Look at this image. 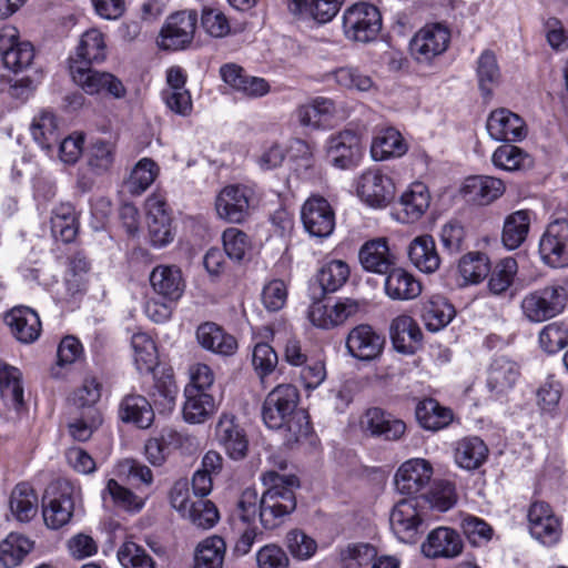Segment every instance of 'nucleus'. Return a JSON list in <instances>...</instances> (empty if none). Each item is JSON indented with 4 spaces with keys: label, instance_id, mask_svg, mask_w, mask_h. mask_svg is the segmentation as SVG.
Masks as SVG:
<instances>
[{
    "label": "nucleus",
    "instance_id": "f257e3e1",
    "mask_svg": "<svg viewBox=\"0 0 568 568\" xmlns=\"http://www.w3.org/2000/svg\"><path fill=\"white\" fill-rule=\"evenodd\" d=\"M262 480L267 488L260 499V521L265 529H275L295 510L300 481L295 475L274 470L264 473Z\"/></svg>",
    "mask_w": 568,
    "mask_h": 568
},
{
    "label": "nucleus",
    "instance_id": "f03ea898",
    "mask_svg": "<svg viewBox=\"0 0 568 568\" xmlns=\"http://www.w3.org/2000/svg\"><path fill=\"white\" fill-rule=\"evenodd\" d=\"M567 302V288L559 283H550L527 292L520 301V311L527 322L538 324L561 314Z\"/></svg>",
    "mask_w": 568,
    "mask_h": 568
},
{
    "label": "nucleus",
    "instance_id": "7ed1b4c3",
    "mask_svg": "<svg viewBox=\"0 0 568 568\" xmlns=\"http://www.w3.org/2000/svg\"><path fill=\"white\" fill-rule=\"evenodd\" d=\"M342 27L346 39L368 43L377 38L382 29V16L375 6L358 2L344 11Z\"/></svg>",
    "mask_w": 568,
    "mask_h": 568
},
{
    "label": "nucleus",
    "instance_id": "20e7f679",
    "mask_svg": "<svg viewBox=\"0 0 568 568\" xmlns=\"http://www.w3.org/2000/svg\"><path fill=\"white\" fill-rule=\"evenodd\" d=\"M75 488L68 481H58L47 491L42 500V516L51 529L70 523L74 513Z\"/></svg>",
    "mask_w": 568,
    "mask_h": 568
},
{
    "label": "nucleus",
    "instance_id": "39448f33",
    "mask_svg": "<svg viewBox=\"0 0 568 568\" xmlns=\"http://www.w3.org/2000/svg\"><path fill=\"white\" fill-rule=\"evenodd\" d=\"M541 261L552 267L568 266V220L556 219L548 224L539 240Z\"/></svg>",
    "mask_w": 568,
    "mask_h": 568
},
{
    "label": "nucleus",
    "instance_id": "423d86ee",
    "mask_svg": "<svg viewBox=\"0 0 568 568\" xmlns=\"http://www.w3.org/2000/svg\"><path fill=\"white\" fill-rule=\"evenodd\" d=\"M298 392L290 384L275 387L266 396L262 407L264 424L271 429H280L290 415L297 409Z\"/></svg>",
    "mask_w": 568,
    "mask_h": 568
},
{
    "label": "nucleus",
    "instance_id": "0eeeda50",
    "mask_svg": "<svg viewBox=\"0 0 568 568\" xmlns=\"http://www.w3.org/2000/svg\"><path fill=\"white\" fill-rule=\"evenodd\" d=\"M254 193V189L248 185L225 186L215 199L217 216L229 223H242L248 215Z\"/></svg>",
    "mask_w": 568,
    "mask_h": 568
},
{
    "label": "nucleus",
    "instance_id": "6e6552de",
    "mask_svg": "<svg viewBox=\"0 0 568 568\" xmlns=\"http://www.w3.org/2000/svg\"><path fill=\"white\" fill-rule=\"evenodd\" d=\"M450 42V31L442 23H430L418 30L410 41V52L420 63H429L443 54Z\"/></svg>",
    "mask_w": 568,
    "mask_h": 568
},
{
    "label": "nucleus",
    "instance_id": "1a4fd4ad",
    "mask_svg": "<svg viewBox=\"0 0 568 568\" xmlns=\"http://www.w3.org/2000/svg\"><path fill=\"white\" fill-rule=\"evenodd\" d=\"M70 74L73 82L88 94L106 93L120 99L125 95L123 83L109 72L98 71L90 65L70 64Z\"/></svg>",
    "mask_w": 568,
    "mask_h": 568
},
{
    "label": "nucleus",
    "instance_id": "9d476101",
    "mask_svg": "<svg viewBox=\"0 0 568 568\" xmlns=\"http://www.w3.org/2000/svg\"><path fill=\"white\" fill-rule=\"evenodd\" d=\"M359 199L374 209L386 207L395 196L393 180L378 169H369L361 174L356 183Z\"/></svg>",
    "mask_w": 568,
    "mask_h": 568
},
{
    "label": "nucleus",
    "instance_id": "9b49d317",
    "mask_svg": "<svg viewBox=\"0 0 568 568\" xmlns=\"http://www.w3.org/2000/svg\"><path fill=\"white\" fill-rule=\"evenodd\" d=\"M305 231L313 237H328L335 229V212L329 202L320 195L310 196L301 210Z\"/></svg>",
    "mask_w": 568,
    "mask_h": 568
},
{
    "label": "nucleus",
    "instance_id": "f8f14e48",
    "mask_svg": "<svg viewBox=\"0 0 568 568\" xmlns=\"http://www.w3.org/2000/svg\"><path fill=\"white\" fill-rule=\"evenodd\" d=\"M359 303L353 298H339L335 304L313 302L307 311L310 322L322 329H332L345 323L359 312Z\"/></svg>",
    "mask_w": 568,
    "mask_h": 568
},
{
    "label": "nucleus",
    "instance_id": "ddd939ff",
    "mask_svg": "<svg viewBox=\"0 0 568 568\" xmlns=\"http://www.w3.org/2000/svg\"><path fill=\"white\" fill-rule=\"evenodd\" d=\"M347 353L364 362L379 357L385 346V337L368 324H358L347 334L345 339Z\"/></svg>",
    "mask_w": 568,
    "mask_h": 568
},
{
    "label": "nucleus",
    "instance_id": "4468645a",
    "mask_svg": "<svg viewBox=\"0 0 568 568\" xmlns=\"http://www.w3.org/2000/svg\"><path fill=\"white\" fill-rule=\"evenodd\" d=\"M196 27V14L181 11L171 14L163 26L158 44L165 50H181L191 43Z\"/></svg>",
    "mask_w": 568,
    "mask_h": 568
},
{
    "label": "nucleus",
    "instance_id": "2eb2a0df",
    "mask_svg": "<svg viewBox=\"0 0 568 568\" xmlns=\"http://www.w3.org/2000/svg\"><path fill=\"white\" fill-rule=\"evenodd\" d=\"M527 517L532 538L545 546H554L559 541L561 524L548 504L544 501L532 503Z\"/></svg>",
    "mask_w": 568,
    "mask_h": 568
},
{
    "label": "nucleus",
    "instance_id": "dca6fc26",
    "mask_svg": "<svg viewBox=\"0 0 568 568\" xmlns=\"http://www.w3.org/2000/svg\"><path fill=\"white\" fill-rule=\"evenodd\" d=\"M433 466L424 458H412L404 462L395 474V487L404 495L422 491L433 477Z\"/></svg>",
    "mask_w": 568,
    "mask_h": 568
},
{
    "label": "nucleus",
    "instance_id": "f3484780",
    "mask_svg": "<svg viewBox=\"0 0 568 568\" xmlns=\"http://www.w3.org/2000/svg\"><path fill=\"white\" fill-rule=\"evenodd\" d=\"M326 153L331 163L338 169H348L362 155L359 136L349 130L331 135L326 142Z\"/></svg>",
    "mask_w": 568,
    "mask_h": 568
},
{
    "label": "nucleus",
    "instance_id": "a211bd4d",
    "mask_svg": "<svg viewBox=\"0 0 568 568\" xmlns=\"http://www.w3.org/2000/svg\"><path fill=\"white\" fill-rule=\"evenodd\" d=\"M486 129L496 141L518 142L527 135L525 121L518 114L505 108L490 112Z\"/></svg>",
    "mask_w": 568,
    "mask_h": 568
},
{
    "label": "nucleus",
    "instance_id": "6ab92c4d",
    "mask_svg": "<svg viewBox=\"0 0 568 568\" xmlns=\"http://www.w3.org/2000/svg\"><path fill=\"white\" fill-rule=\"evenodd\" d=\"M149 281L153 292L162 300L179 302L185 291V280L176 265L155 266L149 275Z\"/></svg>",
    "mask_w": 568,
    "mask_h": 568
},
{
    "label": "nucleus",
    "instance_id": "aec40b11",
    "mask_svg": "<svg viewBox=\"0 0 568 568\" xmlns=\"http://www.w3.org/2000/svg\"><path fill=\"white\" fill-rule=\"evenodd\" d=\"M223 81L235 92L248 99L265 97L271 91V84L264 78L247 74L236 64H225L220 69Z\"/></svg>",
    "mask_w": 568,
    "mask_h": 568
},
{
    "label": "nucleus",
    "instance_id": "412c9836",
    "mask_svg": "<svg viewBox=\"0 0 568 568\" xmlns=\"http://www.w3.org/2000/svg\"><path fill=\"white\" fill-rule=\"evenodd\" d=\"M389 524L395 536L403 542L412 541L422 524L415 499H402L395 504L389 515Z\"/></svg>",
    "mask_w": 568,
    "mask_h": 568
},
{
    "label": "nucleus",
    "instance_id": "4be33fe9",
    "mask_svg": "<svg viewBox=\"0 0 568 568\" xmlns=\"http://www.w3.org/2000/svg\"><path fill=\"white\" fill-rule=\"evenodd\" d=\"M363 268L375 274H386L396 264L395 254L390 251L386 237H377L365 242L358 252Z\"/></svg>",
    "mask_w": 568,
    "mask_h": 568
},
{
    "label": "nucleus",
    "instance_id": "5701e85b",
    "mask_svg": "<svg viewBox=\"0 0 568 568\" xmlns=\"http://www.w3.org/2000/svg\"><path fill=\"white\" fill-rule=\"evenodd\" d=\"M460 535L449 527L433 529L422 545L423 554L428 558H455L463 551Z\"/></svg>",
    "mask_w": 568,
    "mask_h": 568
},
{
    "label": "nucleus",
    "instance_id": "b1692460",
    "mask_svg": "<svg viewBox=\"0 0 568 568\" xmlns=\"http://www.w3.org/2000/svg\"><path fill=\"white\" fill-rule=\"evenodd\" d=\"M11 334L21 343L30 344L37 341L41 333V322L38 313L28 306H16L4 316Z\"/></svg>",
    "mask_w": 568,
    "mask_h": 568
},
{
    "label": "nucleus",
    "instance_id": "393cba45",
    "mask_svg": "<svg viewBox=\"0 0 568 568\" xmlns=\"http://www.w3.org/2000/svg\"><path fill=\"white\" fill-rule=\"evenodd\" d=\"M362 427L372 436L386 440H397L406 432V424L378 407L367 409L362 418Z\"/></svg>",
    "mask_w": 568,
    "mask_h": 568
},
{
    "label": "nucleus",
    "instance_id": "a878e982",
    "mask_svg": "<svg viewBox=\"0 0 568 568\" xmlns=\"http://www.w3.org/2000/svg\"><path fill=\"white\" fill-rule=\"evenodd\" d=\"M384 292L393 301H412L422 294V283L407 270L394 266L385 274Z\"/></svg>",
    "mask_w": 568,
    "mask_h": 568
},
{
    "label": "nucleus",
    "instance_id": "bb28decb",
    "mask_svg": "<svg viewBox=\"0 0 568 568\" xmlns=\"http://www.w3.org/2000/svg\"><path fill=\"white\" fill-rule=\"evenodd\" d=\"M216 439L232 459H241L247 452V439L243 428L232 415H222L216 425Z\"/></svg>",
    "mask_w": 568,
    "mask_h": 568
},
{
    "label": "nucleus",
    "instance_id": "cd10ccee",
    "mask_svg": "<svg viewBox=\"0 0 568 568\" xmlns=\"http://www.w3.org/2000/svg\"><path fill=\"white\" fill-rule=\"evenodd\" d=\"M106 58V44L103 33L98 29H89L82 33L70 64L91 65L101 63Z\"/></svg>",
    "mask_w": 568,
    "mask_h": 568
},
{
    "label": "nucleus",
    "instance_id": "c85d7f7f",
    "mask_svg": "<svg viewBox=\"0 0 568 568\" xmlns=\"http://www.w3.org/2000/svg\"><path fill=\"white\" fill-rule=\"evenodd\" d=\"M462 191L469 201L487 205L504 194L505 184L497 178L475 175L466 179Z\"/></svg>",
    "mask_w": 568,
    "mask_h": 568
},
{
    "label": "nucleus",
    "instance_id": "c756f323",
    "mask_svg": "<svg viewBox=\"0 0 568 568\" xmlns=\"http://www.w3.org/2000/svg\"><path fill=\"white\" fill-rule=\"evenodd\" d=\"M394 347L403 354H413L420 345L423 333L418 324L408 315L395 317L390 324Z\"/></svg>",
    "mask_w": 568,
    "mask_h": 568
},
{
    "label": "nucleus",
    "instance_id": "7c9ffc66",
    "mask_svg": "<svg viewBox=\"0 0 568 568\" xmlns=\"http://www.w3.org/2000/svg\"><path fill=\"white\" fill-rule=\"evenodd\" d=\"M23 393L20 369L0 361V398L3 405L18 412L24 404Z\"/></svg>",
    "mask_w": 568,
    "mask_h": 568
},
{
    "label": "nucleus",
    "instance_id": "2f4dec72",
    "mask_svg": "<svg viewBox=\"0 0 568 568\" xmlns=\"http://www.w3.org/2000/svg\"><path fill=\"white\" fill-rule=\"evenodd\" d=\"M196 339L203 348L222 356H231L237 349L235 337L215 323L201 324L196 329Z\"/></svg>",
    "mask_w": 568,
    "mask_h": 568
},
{
    "label": "nucleus",
    "instance_id": "473e14b6",
    "mask_svg": "<svg viewBox=\"0 0 568 568\" xmlns=\"http://www.w3.org/2000/svg\"><path fill=\"white\" fill-rule=\"evenodd\" d=\"M430 194L424 183H413L410 187L403 193L399 200L402 207L398 213V221L402 223H414L418 221L429 207Z\"/></svg>",
    "mask_w": 568,
    "mask_h": 568
},
{
    "label": "nucleus",
    "instance_id": "72a5a7b5",
    "mask_svg": "<svg viewBox=\"0 0 568 568\" xmlns=\"http://www.w3.org/2000/svg\"><path fill=\"white\" fill-rule=\"evenodd\" d=\"M408 257L412 264L423 273H434L440 266L435 240L428 234L419 235L410 242Z\"/></svg>",
    "mask_w": 568,
    "mask_h": 568
},
{
    "label": "nucleus",
    "instance_id": "f704fd0d",
    "mask_svg": "<svg viewBox=\"0 0 568 568\" xmlns=\"http://www.w3.org/2000/svg\"><path fill=\"white\" fill-rule=\"evenodd\" d=\"M520 371L516 362L505 357H496L488 369L487 386L496 394L510 390L519 379Z\"/></svg>",
    "mask_w": 568,
    "mask_h": 568
},
{
    "label": "nucleus",
    "instance_id": "c9c22d12",
    "mask_svg": "<svg viewBox=\"0 0 568 568\" xmlns=\"http://www.w3.org/2000/svg\"><path fill=\"white\" fill-rule=\"evenodd\" d=\"M351 275L349 265L337 258H326L316 272V281L324 294L341 290Z\"/></svg>",
    "mask_w": 568,
    "mask_h": 568
},
{
    "label": "nucleus",
    "instance_id": "e433bc0d",
    "mask_svg": "<svg viewBox=\"0 0 568 568\" xmlns=\"http://www.w3.org/2000/svg\"><path fill=\"white\" fill-rule=\"evenodd\" d=\"M184 395L183 416L186 422L203 423L215 412V400L206 392H200L196 387H185Z\"/></svg>",
    "mask_w": 568,
    "mask_h": 568
},
{
    "label": "nucleus",
    "instance_id": "4c0bfd02",
    "mask_svg": "<svg viewBox=\"0 0 568 568\" xmlns=\"http://www.w3.org/2000/svg\"><path fill=\"white\" fill-rule=\"evenodd\" d=\"M407 150V143L399 131L394 128H386L378 131L371 146L372 156L377 161L399 158L404 155Z\"/></svg>",
    "mask_w": 568,
    "mask_h": 568
},
{
    "label": "nucleus",
    "instance_id": "58836bf2",
    "mask_svg": "<svg viewBox=\"0 0 568 568\" xmlns=\"http://www.w3.org/2000/svg\"><path fill=\"white\" fill-rule=\"evenodd\" d=\"M455 315L452 304L443 296H432L423 303L420 316L430 332H437L450 323Z\"/></svg>",
    "mask_w": 568,
    "mask_h": 568
},
{
    "label": "nucleus",
    "instance_id": "ea45409f",
    "mask_svg": "<svg viewBox=\"0 0 568 568\" xmlns=\"http://www.w3.org/2000/svg\"><path fill=\"white\" fill-rule=\"evenodd\" d=\"M185 437L175 430H163L160 437L150 438L144 446V455L153 466H161L172 449L179 448Z\"/></svg>",
    "mask_w": 568,
    "mask_h": 568
},
{
    "label": "nucleus",
    "instance_id": "a19ab883",
    "mask_svg": "<svg viewBox=\"0 0 568 568\" xmlns=\"http://www.w3.org/2000/svg\"><path fill=\"white\" fill-rule=\"evenodd\" d=\"M454 456L460 468L477 469L487 459L488 447L479 437H465L457 443Z\"/></svg>",
    "mask_w": 568,
    "mask_h": 568
},
{
    "label": "nucleus",
    "instance_id": "79ce46f5",
    "mask_svg": "<svg viewBox=\"0 0 568 568\" xmlns=\"http://www.w3.org/2000/svg\"><path fill=\"white\" fill-rule=\"evenodd\" d=\"M123 422L134 423L140 428H148L154 419V412L149 400L141 395L125 396L119 408Z\"/></svg>",
    "mask_w": 568,
    "mask_h": 568
},
{
    "label": "nucleus",
    "instance_id": "37998d69",
    "mask_svg": "<svg viewBox=\"0 0 568 568\" xmlns=\"http://www.w3.org/2000/svg\"><path fill=\"white\" fill-rule=\"evenodd\" d=\"M345 0H287V8L293 14L308 12L320 23L331 21L339 11Z\"/></svg>",
    "mask_w": 568,
    "mask_h": 568
},
{
    "label": "nucleus",
    "instance_id": "c03bdc74",
    "mask_svg": "<svg viewBox=\"0 0 568 568\" xmlns=\"http://www.w3.org/2000/svg\"><path fill=\"white\" fill-rule=\"evenodd\" d=\"M531 222L528 210H519L509 214L504 222L501 241L508 250L518 248L527 239Z\"/></svg>",
    "mask_w": 568,
    "mask_h": 568
},
{
    "label": "nucleus",
    "instance_id": "a18cd8bd",
    "mask_svg": "<svg viewBox=\"0 0 568 568\" xmlns=\"http://www.w3.org/2000/svg\"><path fill=\"white\" fill-rule=\"evenodd\" d=\"M39 500L33 488L27 483L18 484L10 496V510L14 518L28 523L38 513Z\"/></svg>",
    "mask_w": 568,
    "mask_h": 568
},
{
    "label": "nucleus",
    "instance_id": "49530a36",
    "mask_svg": "<svg viewBox=\"0 0 568 568\" xmlns=\"http://www.w3.org/2000/svg\"><path fill=\"white\" fill-rule=\"evenodd\" d=\"M416 418L419 425L432 432L447 427L453 420L449 408L442 406L437 400L427 398L416 407Z\"/></svg>",
    "mask_w": 568,
    "mask_h": 568
},
{
    "label": "nucleus",
    "instance_id": "de8ad7c7",
    "mask_svg": "<svg viewBox=\"0 0 568 568\" xmlns=\"http://www.w3.org/2000/svg\"><path fill=\"white\" fill-rule=\"evenodd\" d=\"M79 223L73 205L61 203L52 211L51 231L54 237L64 243L72 242L78 234Z\"/></svg>",
    "mask_w": 568,
    "mask_h": 568
},
{
    "label": "nucleus",
    "instance_id": "09e8293b",
    "mask_svg": "<svg viewBox=\"0 0 568 568\" xmlns=\"http://www.w3.org/2000/svg\"><path fill=\"white\" fill-rule=\"evenodd\" d=\"M226 546L219 536H210L197 544L194 550V568H222Z\"/></svg>",
    "mask_w": 568,
    "mask_h": 568
},
{
    "label": "nucleus",
    "instance_id": "8fccbe9b",
    "mask_svg": "<svg viewBox=\"0 0 568 568\" xmlns=\"http://www.w3.org/2000/svg\"><path fill=\"white\" fill-rule=\"evenodd\" d=\"M104 506L111 503L113 506L126 511H140L144 506V499L126 487L120 485L115 479H109L101 493Z\"/></svg>",
    "mask_w": 568,
    "mask_h": 568
},
{
    "label": "nucleus",
    "instance_id": "3c124183",
    "mask_svg": "<svg viewBox=\"0 0 568 568\" xmlns=\"http://www.w3.org/2000/svg\"><path fill=\"white\" fill-rule=\"evenodd\" d=\"M33 541L21 534L11 532L0 542V564L4 568L19 566L32 550Z\"/></svg>",
    "mask_w": 568,
    "mask_h": 568
},
{
    "label": "nucleus",
    "instance_id": "603ef678",
    "mask_svg": "<svg viewBox=\"0 0 568 568\" xmlns=\"http://www.w3.org/2000/svg\"><path fill=\"white\" fill-rule=\"evenodd\" d=\"M159 165L150 158L141 159L131 170L124 185L130 194L141 195L159 175Z\"/></svg>",
    "mask_w": 568,
    "mask_h": 568
},
{
    "label": "nucleus",
    "instance_id": "864d4df0",
    "mask_svg": "<svg viewBox=\"0 0 568 568\" xmlns=\"http://www.w3.org/2000/svg\"><path fill=\"white\" fill-rule=\"evenodd\" d=\"M31 134L42 149L50 150L60 140L55 115L49 110L41 111L32 121Z\"/></svg>",
    "mask_w": 568,
    "mask_h": 568
},
{
    "label": "nucleus",
    "instance_id": "5fc2aeb1",
    "mask_svg": "<svg viewBox=\"0 0 568 568\" xmlns=\"http://www.w3.org/2000/svg\"><path fill=\"white\" fill-rule=\"evenodd\" d=\"M334 111V103L326 98H316L300 105L295 115L298 123L305 128L318 129Z\"/></svg>",
    "mask_w": 568,
    "mask_h": 568
},
{
    "label": "nucleus",
    "instance_id": "6e6d98bb",
    "mask_svg": "<svg viewBox=\"0 0 568 568\" xmlns=\"http://www.w3.org/2000/svg\"><path fill=\"white\" fill-rule=\"evenodd\" d=\"M478 87L484 98H490L494 89L500 83V70L494 52L484 51L477 61Z\"/></svg>",
    "mask_w": 568,
    "mask_h": 568
},
{
    "label": "nucleus",
    "instance_id": "4d7b16f0",
    "mask_svg": "<svg viewBox=\"0 0 568 568\" xmlns=\"http://www.w3.org/2000/svg\"><path fill=\"white\" fill-rule=\"evenodd\" d=\"M134 364L140 373H152L158 365L154 341L145 333H135L131 338Z\"/></svg>",
    "mask_w": 568,
    "mask_h": 568
},
{
    "label": "nucleus",
    "instance_id": "13d9d810",
    "mask_svg": "<svg viewBox=\"0 0 568 568\" xmlns=\"http://www.w3.org/2000/svg\"><path fill=\"white\" fill-rule=\"evenodd\" d=\"M458 518L459 527L471 546L481 547L491 540L494 529L487 521L468 513H459Z\"/></svg>",
    "mask_w": 568,
    "mask_h": 568
},
{
    "label": "nucleus",
    "instance_id": "bf43d9fd",
    "mask_svg": "<svg viewBox=\"0 0 568 568\" xmlns=\"http://www.w3.org/2000/svg\"><path fill=\"white\" fill-rule=\"evenodd\" d=\"M489 271V258L480 252H469L458 263V272L465 284H478L488 275Z\"/></svg>",
    "mask_w": 568,
    "mask_h": 568
},
{
    "label": "nucleus",
    "instance_id": "052dcab7",
    "mask_svg": "<svg viewBox=\"0 0 568 568\" xmlns=\"http://www.w3.org/2000/svg\"><path fill=\"white\" fill-rule=\"evenodd\" d=\"M115 143L102 139L92 141L88 151V165L97 174L108 172L115 160Z\"/></svg>",
    "mask_w": 568,
    "mask_h": 568
},
{
    "label": "nucleus",
    "instance_id": "680f3d73",
    "mask_svg": "<svg viewBox=\"0 0 568 568\" xmlns=\"http://www.w3.org/2000/svg\"><path fill=\"white\" fill-rule=\"evenodd\" d=\"M376 557V548L364 542L349 544L339 550V564L342 568L367 567Z\"/></svg>",
    "mask_w": 568,
    "mask_h": 568
},
{
    "label": "nucleus",
    "instance_id": "e2e57ef3",
    "mask_svg": "<svg viewBox=\"0 0 568 568\" xmlns=\"http://www.w3.org/2000/svg\"><path fill=\"white\" fill-rule=\"evenodd\" d=\"M336 83L346 89L368 92L376 89L372 77L357 67H342L333 73Z\"/></svg>",
    "mask_w": 568,
    "mask_h": 568
},
{
    "label": "nucleus",
    "instance_id": "0e129e2a",
    "mask_svg": "<svg viewBox=\"0 0 568 568\" xmlns=\"http://www.w3.org/2000/svg\"><path fill=\"white\" fill-rule=\"evenodd\" d=\"M517 273V262L511 257L499 261L491 270L488 290L494 295L504 294L513 284Z\"/></svg>",
    "mask_w": 568,
    "mask_h": 568
},
{
    "label": "nucleus",
    "instance_id": "69168bd1",
    "mask_svg": "<svg viewBox=\"0 0 568 568\" xmlns=\"http://www.w3.org/2000/svg\"><path fill=\"white\" fill-rule=\"evenodd\" d=\"M491 161L496 168L515 171L530 163V158L520 148L514 144H503L493 153Z\"/></svg>",
    "mask_w": 568,
    "mask_h": 568
},
{
    "label": "nucleus",
    "instance_id": "338daca9",
    "mask_svg": "<svg viewBox=\"0 0 568 568\" xmlns=\"http://www.w3.org/2000/svg\"><path fill=\"white\" fill-rule=\"evenodd\" d=\"M102 424V414L98 408L83 410L69 423V433L75 440H88Z\"/></svg>",
    "mask_w": 568,
    "mask_h": 568
},
{
    "label": "nucleus",
    "instance_id": "774afa93",
    "mask_svg": "<svg viewBox=\"0 0 568 568\" xmlns=\"http://www.w3.org/2000/svg\"><path fill=\"white\" fill-rule=\"evenodd\" d=\"M118 559L124 568H154V560L134 541L126 540L118 550Z\"/></svg>",
    "mask_w": 568,
    "mask_h": 568
}]
</instances>
